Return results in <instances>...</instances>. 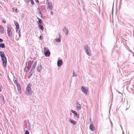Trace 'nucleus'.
Instances as JSON below:
<instances>
[{
    "instance_id": "nucleus-1",
    "label": "nucleus",
    "mask_w": 134,
    "mask_h": 134,
    "mask_svg": "<svg viewBox=\"0 0 134 134\" xmlns=\"http://www.w3.org/2000/svg\"><path fill=\"white\" fill-rule=\"evenodd\" d=\"M0 55L3 62V66L5 67L7 64V60L6 58L4 57V53L3 52H0Z\"/></svg>"
},
{
    "instance_id": "nucleus-2",
    "label": "nucleus",
    "mask_w": 134,
    "mask_h": 134,
    "mask_svg": "<svg viewBox=\"0 0 134 134\" xmlns=\"http://www.w3.org/2000/svg\"><path fill=\"white\" fill-rule=\"evenodd\" d=\"M13 80L14 83L16 86L19 92L20 93H21V89L20 85L19 83H18L17 79L16 78H14Z\"/></svg>"
},
{
    "instance_id": "nucleus-3",
    "label": "nucleus",
    "mask_w": 134,
    "mask_h": 134,
    "mask_svg": "<svg viewBox=\"0 0 134 134\" xmlns=\"http://www.w3.org/2000/svg\"><path fill=\"white\" fill-rule=\"evenodd\" d=\"M31 84H30L29 83L28 84L26 87V93L28 95H30L31 93Z\"/></svg>"
},
{
    "instance_id": "nucleus-4",
    "label": "nucleus",
    "mask_w": 134,
    "mask_h": 134,
    "mask_svg": "<svg viewBox=\"0 0 134 134\" xmlns=\"http://www.w3.org/2000/svg\"><path fill=\"white\" fill-rule=\"evenodd\" d=\"M43 52L44 53L45 56L46 57H49L50 55V52L49 49L47 48H44Z\"/></svg>"
},
{
    "instance_id": "nucleus-5",
    "label": "nucleus",
    "mask_w": 134,
    "mask_h": 134,
    "mask_svg": "<svg viewBox=\"0 0 134 134\" xmlns=\"http://www.w3.org/2000/svg\"><path fill=\"white\" fill-rule=\"evenodd\" d=\"M7 32L8 36L9 37H11L12 35V27L11 26H8L7 27Z\"/></svg>"
},
{
    "instance_id": "nucleus-6",
    "label": "nucleus",
    "mask_w": 134,
    "mask_h": 134,
    "mask_svg": "<svg viewBox=\"0 0 134 134\" xmlns=\"http://www.w3.org/2000/svg\"><path fill=\"white\" fill-rule=\"evenodd\" d=\"M81 90L85 94H86L87 92L88 91V89L87 88L83 86H82L81 87Z\"/></svg>"
},
{
    "instance_id": "nucleus-7",
    "label": "nucleus",
    "mask_w": 134,
    "mask_h": 134,
    "mask_svg": "<svg viewBox=\"0 0 134 134\" xmlns=\"http://www.w3.org/2000/svg\"><path fill=\"white\" fill-rule=\"evenodd\" d=\"M86 52L87 53V54L89 55L90 56L91 55V54L89 52L88 49H89V48L88 46V45H86L85 46V48H86Z\"/></svg>"
},
{
    "instance_id": "nucleus-8",
    "label": "nucleus",
    "mask_w": 134,
    "mask_h": 134,
    "mask_svg": "<svg viewBox=\"0 0 134 134\" xmlns=\"http://www.w3.org/2000/svg\"><path fill=\"white\" fill-rule=\"evenodd\" d=\"M89 127L91 131H94L95 130V127L92 123L90 125Z\"/></svg>"
},
{
    "instance_id": "nucleus-9",
    "label": "nucleus",
    "mask_w": 134,
    "mask_h": 134,
    "mask_svg": "<svg viewBox=\"0 0 134 134\" xmlns=\"http://www.w3.org/2000/svg\"><path fill=\"white\" fill-rule=\"evenodd\" d=\"M14 22L16 26V29H19V26L18 23L15 20L14 21Z\"/></svg>"
},
{
    "instance_id": "nucleus-10",
    "label": "nucleus",
    "mask_w": 134,
    "mask_h": 134,
    "mask_svg": "<svg viewBox=\"0 0 134 134\" xmlns=\"http://www.w3.org/2000/svg\"><path fill=\"white\" fill-rule=\"evenodd\" d=\"M63 61L62 60H59L57 62V65L59 66H60L63 64Z\"/></svg>"
},
{
    "instance_id": "nucleus-11",
    "label": "nucleus",
    "mask_w": 134,
    "mask_h": 134,
    "mask_svg": "<svg viewBox=\"0 0 134 134\" xmlns=\"http://www.w3.org/2000/svg\"><path fill=\"white\" fill-rule=\"evenodd\" d=\"M76 109L77 110H80L81 109L80 105L78 103H77Z\"/></svg>"
},
{
    "instance_id": "nucleus-12",
    "label": "nucleus",
    "mask_w": 134,
    "mask_h": 134,
    "mask_svg": "<svg viewBox=\"0 0 134 134\" xmlns=\"http://www.w3.org/2000/svg\"><path fill=\"white\" fill-rule=\"evenodd\" d=\"M42 69V66L41 65H39L37 68V70L38 72H40Z\"/></svg>"
},
{
    "instance_id": "nucleus-13",
    "label": "nucleus",
    "mask_w": 134,
    "mask_h": 134,
    "mask_svg": "<svg viewBox=\"0 0 134 134\" xmlns=\"http://www.w3.org/2000/svg\"><path fill=\"white\" fill-rule=\"evenodd\" d=\"M69 122L74 125H75L76 124V122L75 121L72 120L70 119H69Z\"/></svg>"
},
{
    "instance_id": "nucleus-14",
    "label": "nucleus",
    "mask_w": 134,
    "mask_h": 134,
    "mask_svg": "<svg viewBox=\"0 0 134 134\" xmlns=\"http://www.w3.org/2000/svg\"><path fill=\"white\" fill-rule=\"evenodd\" d=\"M63 31L66 35H67L68 34V31L67 29L65 27L64 28Z\"/></svg>"
},
{
    "instance_id": "nucleus-15",
    "label": "nucleus",
    "mask_w": 134,
    "mask_h": 134,
    "mask_svg": "<svg viewBox=\"0 0 134 134\" xmlns=\"http://www.w3.org/2000/svg\"><path fill=\"white\" fill-rule=\"evenodd\" d=\"M71 111L76 116H78L77 118H79V115H78L77 113L73 110H71Z\"/></svg>"
},
{
    "instance_id": "nucleus-16",
    "label": "nucleus",
    "mask_w": 134,
    "mask_h": 134,
    "mask_svg": "<svg viewBox=\"0 0 134 134\" xmlns=\"http://www.w3.org/2000/svg\"><path fill=\"white\" fill-rule=\"evenodd\" d=\"M4 29L3 27L2 26L0 25V31L2 33H3L4 31Z\"/></svg>"
},
{
    "instance_id": "nucleus-17",
    "label": "nucleus",
    "mask_w": 134,
    "mask_h": 134,
    "mask_svg": "<svg viewBox=\"0 0 134 134\" xmlns=\"http://www.w3.org/2000/svg\"><path fill=\"white\" fill-rule=\"evenodd\" d=\"M36 63L37 62H35L34 63V64L33 65L32 68V70L33 69V70H34L35 69L36 66Z\"/></svg>"
},
{
    "instance_id": "nucleus-18",
    "label": "nucleus",
    "mask_w": 134,
    "mask_h": 134,
    "mask_svg": "<svg viewBox=\"0 0 134 134\" xmlns=\"http://www.w3.org/2000/svg\"><path fill=\"white\" fill-rule=\"evenodd\" d=\"M30 69V68L29 67H25L24 68V70L26 72H28Z\"/></svg>"
},
{
    "instance_id": "nucleus-19",
    "label": "nucleus",
    "mask_w": 134,
    "mask_h": 134,
    "mask_svg": "<svg viewBox=\"0 0 134 134\" xmlns=\"http://www.w3.org/2000/svg\"><path fill=\"white\" fill-rule=\"evenodd\" d=\"M38 20H39L38 25H40H40H42L43 23L42 22V20L41 19H38Z\"/></svg>"
},
{
    "instance_id": "nucleus-20",
    "label": "nucleus",
    "mask_w": 134,
    "mask_h": 134,
    "mask_svg": "<svg viewBox=\"0 0 134 134\" xmlns=\"http://www.w3.org/2000/svg\"><path fill=\"white\" fill-rule=\"evenodd\" d=\"M0 47L2 48H4L5 47V46L4 43H0Z\"/></svg>"
},
{
    "instance_id": "nucleus-21",
    "label": "nucleus",
    "mask_w": 134,
    "mask_h": 134,
    "mask_svg": "<svg viewBox=\"0 0 134 134\" xmlns=\"http://www.w3.org/2000/svg\"><path fill=\"white\" fill-rule=\"evenodd\" d=\"M41 25H40H40H39V27L41 30H43L44 29V27L42 26Z\"/></svg>"
},
{
    "instance_id": "nucleus-22",
    "label": "nucleus",
    "mask_w": 134,
    "mask_h": 134,
    "mask_svg": "<svg viewBox=\"0 0 134 134\" xmlns=\"http://www.w3.org/2000/svg\"><path fill=\"white\" fill-rule=\"evenodd\" d=\"M57 42H60V40L59 38H57L55 40Z\"/></svg>"
},
{
    "instance_id": "nucleus-23",
    "label": "nucleus",
    "mask_w": 134,
    "mask_h": 134,
    "mask_svg": "<svg viewBox=\"0 0 134 134\" xmlns=\"http://www.w3.org/2000/svg\"><path fill=\"white\" fill-rule=\"evenodd\" d=\"M2 22L4 23H6V21L5 19H2Z\"/></svg>"
},
{
    "instance_id": "nucleus-24",
    "label": "nucleus",
    "mask_w": 134,
    "mask_h": 134,
    "mask_svg": "<svg viewBox=\"0 0 134 134\" xmlns=\"http://www.w3.org/2000/svg\"><path fill=\"white\" fill-rule=\"evenodd\" d=\"M17 10H17V8H14L13 9V10L14 11H15V12H18Z\"/></svg>"
},
{
    "instance_id": "nucleus-25",
    "label": "nucleus",
    "mask_w": 134,
    "mask_h": 134,
    "mask_svg": "<svg viewBox=\"0 0 134 134\" xmlns=\"http://www.w3.org/2000/svg\"><path fill=\"white\" fill-rule=\"evenodd\" d=\"M49 9H50L51 10H52L53 8L52 7L51 5H49L48 6Z\"/></svg>"
},
{
    "instance_id": "nucleus-26",
    "label": "nucleus",
    "mask_w": 134,
    "mask_h": 134,
    "mask_svg": "<svg viewBox=\"0 0 134 134\" xmlns=\"http://www.w3.org/2000/svg\"><path fill=\"white\" fill-rule=\"evenodd\" d=\"M31 2L32 4L33 5H34V1H33V0H31Z\"/></svg>"
},
{
    "instance_id": "nucleus-27",
    "label": "nucleus",
    "mask_w": 134,
    "mask_h": 134,
    "mask_svg": "<svg viewBox=\"0 0 134 134\" xmlns=\"http://www.w3.org/2000/svg\"><path fill=\"white\" fill-rule=\"evenodd\" d=\"M2 86H0V92H1L2 91Z\"/></svg>"
},
{
    "instance_id": "nucleus-28",
    "label": "nucleus",
    "mask_w": 134,
    "mask_h": 134,
    "mask_svg": "<svg viewBox=\"0 0 134 134\" xmlns=\"http://www.w3.org/2000/svg\"><path fill=\"white\" fill-rule=\"evenodd\" d=\"M25 134H29V132L28 131H26L25 133Z\"/></svg>"
},
{
    "instance_id": "nucleus-29",
    "label": "nucleus",
    "mask_w": 134,
    "mask_h": 134,
    "mask_svg": "<svg viewBox=\"0 0 134 134\" xmlns=\"http://www.w3.org/2000/svg\"><path fill=\"white\" fill-rule=\"evenodd\" d=\"M18 35H19V36L20 37V35H21L20 30H19L18 32Z\"/></svg>"
},
{
    "instance_id": "nucleus-30",
    "label": "nucleus",
    "mask_w": 134,
    "mask_h": 134,
    "mask_svg": "<svg viewBox=\"0 0 134 134\" xmlns=\"http://www.w3.org/2000/svg\"><path fill=\"white\" fill-rule=\"evenodd\" d=\"M2 98L3 99L4 102V97L3 96H2Z\"/></svg>"
},
{
    "instance_id": "nucleus-31",
    "label": "nucleus",
    "mask_w": 134,
    "mask_h": 134,
    "mask_svg": "<svg viewBox=\"0 0 134 134\" xmlns=\"http://www.w3.org/2000/svg\"><path fill=\"white\" fill-rule=\"evenodd\" d=\"M3 41V40L1 38H0V42H2Z\"/></svg>"
},
{
    "instance_id": "nucleus-32",
    "label": "nucleus",
    "mask_w": 134,
    "mask_h": 134,
    "mask_svg": "<svg viewBox=\"0 0 134 134\" xmlns=\"http://www.w3.org/2000/svg\"><path fill=\"white\" fill-rule=\"evenodd\" d=\"M42 37L41 36H40V39L41 40L42 39Z\"/></svg>"
},
{
    "instance_id": "nucleus-33",
    "label": "nucleus",
    "mask_w": 134,
    "mask_h": 134,
    "mask_svg": "<svg viewBox=\"0 0 134 134\" xmlns=\"http://www.w3.org/2000/svg\"><path fill=\"white\" fill-rule=\"evenodd\" d=\"M51 14L52 15H53V12H52V11L51 12Z\"/></svg>"
},
{
    "instance_id": "nucleus-34",
    "label": "nucleus",
    "mask_w": 134,
    "mask_h": 134,
    "mask_svg": "<svg viewBox=\"0 0 134 134\" xmlns=\"http://www.w3.org/2000/svg\"><path fill=\"white\" fill-rule=\"evenodd\" d=\"M36 0V2H39V1L38 0Z\"/></svg>"
},
{
    "instance_id": "nucleus-35",
    "label": "nucleus",
    "mask_w": 134,
    "mask_h": 134,
    "mask_svg": "<svg viewBox=\"0 0 134 134\" xmlns=\"http://www.w3.org/2000/svg\"><path fill=\"white\" fill-rule=\"evenodd\" d=\"M48 134H49V133H48Z\"/></svg>"
}]
</instances>
